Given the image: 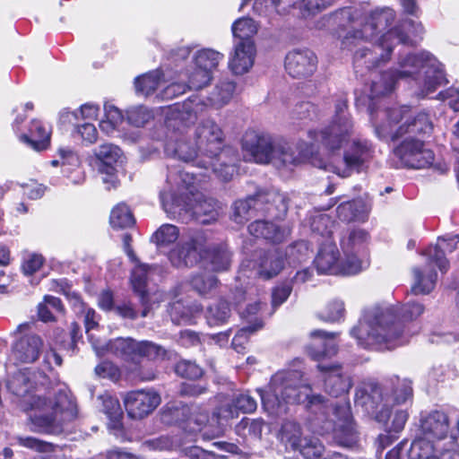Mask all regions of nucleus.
<instances>
[{
	"instance_id": "f257e3e1",
	"label": "nucleus",
	"mask_w": 459,
	"mask_h": 459,
	"mask_svg": "<svg viewBox=\"0 0 459 459\" xmlns=\"http://www.w3.org/2000/svg\"><path fill=\"white\" fill-rule=\"evenodd\" d=\"M311 387L302 384L298 371L278 372L265 390H258L262 406L272 417L288 412V405L307 400L308 424L314 432L333 433L334 440L342 446L351 447L358 441L350 406L346 403H329L321 394L310 395Z\"/></svg>"
},
{
	"instance_id": "f03ea898",
	"label": "nucleus",
	"mask_w": 459,
	"mask_h": 459,
	"mask_svg": "<svg viewBox=\"0 0 459 459\" xmlns=\"http://www.w3.org/2000/svg\"><path fill=\"white\" fill-rule=\"evenodd\" d=\"M377 136L383 141L403 140L393 150L402 163L411 169L428 168L433 163L432 151L421 138L429 135L433 126L425 112L414 113L408 106L370 112Z\"/></svg>"
},
{
	"instance_id": "7ed1b4c3",
	"label": "nucleus",
	"mask_w": 459,
	"mask_h": 459,
	"mask_svg": "<svg viewBox=\"0 0 459 459\" xmlns=\"http://www.w3.org/2000/svg\"><path fill=\"white\" fill-rule=\"evenodd\" d=\"M423 312V305L418 302H409L401 307H370L365 310L358 325L351 330V334L363 348L391 350L408 342L402 322L415 320Z\"/></svg>"
},
{
	"instance_id": "20e7f679",
	"label": "nucleus",
	"mask_w": 459,
	"mask_h": 459,
	"mask_svg": "<svg viewBox=\"0 0 459 459\" xmlns=\"http://www.w3.org/2000/svg\"><path fill=\"white\" fill-rule=\"evenodd\" d=\"M7 389L21 397V408L30 412V429L39 433L56 434L62 426L73 420L77 414L74 399L65 392H59L54 401L38 393H31L33 387L30 372L19 370L6 383Z\"/></svg>"
},
{
	"instance_id": "39448f33",
	"label": "nucleus",
	"mask_w": 459,
	"mask_h": 459,
	"mask_svg": "<svg viewBox=\"0 0 459 459\" xmlns=\"http://www.w3.org/2000/svg\"><path fill=\"white\" fill-rule=\"evenodd\" d=\"M354 134L353 121L348 112L345 100L335 103L334 115L329 126L320 131L308 132L309 138L324 146L329 152L339 151L351 140V143L345 150L342 160L339 164H318L325 170H331L342 178L350 177L354 171H359L372 156L371 144L367 140L351 138Z\"/></svg>"
},
{
	"instance_id": "423d86ee",
	"label": "nucleus",
	"mask_w": 459,
	"mask_h": 459,
	"mask_svg": "<svg viewBox=\"0 0 459 459\" xmlns=\"http://www.w3.org/2000/svg\"><path fill=\"white\" fill-rule=\"evenodd\" d=\"M412 78L417 82L420 97L428 96L445 82V74L438 61L428 52L401 55L397 67L385 72L379 81H373L370 98H376L391 92L395 82L400 79Z\"/></svg>"
},
{
	"instance_id": "0eeeda50",
	"label": "nucleus",
	"mask_w": 459,
	"mask_h": 459,
	"mask_svg": "<svg viewBox=\"0 0 459 459\" xmlns=\"http://www.w3.org/2000/svg\"><path fill=\"white\" fill-rule=\"evenodd\" d=\"M184 130L178 128L168 135L166 149L173 151L181 160L189 162L196 158L205 161L221 153L224 134L221 126L212 119L202 120L194 131L195 146L184 141Z\"/></svg>"
},
{
	"instance_id": "6e6552de",
	"label": "nucleus",
	"mask_w": 459,
	"mask_h": 459,
	"mask_svg": "<svg viewBox=\"0 0 459 459\" xmlns=\"http://www.w3.org/2000/svg\"><path fill=\"white\" fill-rule=\"evenodd\" d=\"M423 31L421 23L411 19L403 21L377 38L375 43L369 42L372 48L363 46L357 50L354 54L356 67L365 65L370 68L386 63L394 46L400 43L413 45L416 43V38H420Z\"/></svg>"
},
{
	"instance_id": "1a4fd4ad",
	"label": "nucleus",
	"mask_w": 459,
	"mask_h": 459,
	"mask_svg": "<svg viewBox=\"0 0 459 459\" xmlns=\"http://www.w3.org/2000/svg\"><path fill=\"white\" fill-rule=\"evenodd\" d=\"M243 149L259 164H273L277 168L295 166L302 162L307 154L296 153L293 147L271 134L254 130L247 131L242 140Z\"/></svg>"
},
{
	"instance_id": "9d476101",
	"label": "nucleus",
	"mask_w": 459,
	"mask_h": 459,
	"mask_svg": "<svg viewBox=\"0 0 459 459\" xmlns=\"http://www.w3.org/2000/svg\"><path fill=\"white\" fill-rule=\"evenodd\" d=\"M84 325L86 333L92 344L93 349L98 354L102 353L105 350L106 344L96 339L94 333H92V331L99 326L97 314L93 309H86L84 315ZM107 348L116 355L123 357L125 359L133 361H135L140 357L156 359L164 355V351L160 346L152 342H137L131 338L116 339L107 344Z\"/></svg>"
},
{
	"instance_id": "9b49d317",
	"label": "nucleus",
	"mask_w": 459,
	"mask_h": 459,
	"mask_svg": "<svg viewBox=\"0 0 459 459\" xmlns=\"http://www.w3.org/2000/svg\"><path fill=\"white\" fill-rule=\"evenodd\" d=\"M187 200H179L173 194H161L160 202L165 212L183 221L195 220L201 224L212 223L219 218L221 206L212 198H206L199 192Z\"/></svg>"
},
{
	"instance_id": "f8f14e48",
	"label": "nucleus",
	"mask_w": 459,
	"mask_h": 459,
	"mask_svg": "<svg viewBox=\"0 0 459 459\" xmlns=\"http://www.w3.org/2000/svg\"><path fill=\"white\" fill-rule=\"evenodd\" d=\"M308 255V248L305 242H299L289 247L283 254L279 249H273L261 253L255 261L245 260L241 264L240 272L246 273L248 270L255 271L256 275L264 279L276 276L284 266V257H288L290 264L304 261Z\"/></svg>"
},
{
	"instance_id": "ddd939ff",
	"label": "nucleus",
	"mask_w": 459,
	"mask_h": 459,
	"mask_svg": "<svg viewBox=\"0 0 459 459\" xmlns=\"http://www.w3.org/2000/svg\"><path fill=\"white\" fill-rule=\"evenodd\" d=\"M208 247V235L196 231L181 239L169 253V260L177 268L192 267L198 264Z\"/></svg>"
},
{
	"instance_id": "4468645a",
	"label": "nucleus",
	"mask_w": 459,
	"mask_h": 459,
	"mask_svg": "<svg viewBox=\"0 0 459 459\" xmlns=\"http://www.w3.org/2000/svg\"><path fill=\"white\" fill-rule=\"evenodd\" d=\"M268 204L275 205L281 212L287 210V199L282 194L273 188H259L255 195L234 204L233 219L237 223H243L253 210H263L264 204Z\"/></svg>"
},
{
	"instance_id": "2eb2a0df",
	"label": "nucleus",
	"mask_w": 459,
	"mask_h": 459,
	"mask_svg": "<svg viewBox=\"0 0 459 459\" xmlns=\"http://www.w3.org/2000/svg\"><path fill=\"white\" fill-rule=\"evenodd\" d=\"M190 410L186 405L180 407L168 408L163 412V420L169 423L172 420L175 422L184 421V429L189 433L202 432V436L204 439H212L216 437H208L206 434H212L214 429L217 427V418L215 415L216 410L213 411L212 417L209 419L208 414L205 411H195L187 419H181L180 416L186 417L189 413Z\"/></svg>"
},
{
	"instance_id": "dca6fc26",
	"label": "nucleus",
	"mask_w": 459,
	"mask_h": 459,
	"mask_svg": "<svg viewBox=\"0 0 459 459\" xmlns=\"http://www.w3.org/2000/svg\"><path fill=\"white\" fill-rule=\"evenodd\" d=\"M394 19L391 9L374 12L363 24L361 30H349L342 39V47L351 49L361 41L373 40L378 33L385 30Z\"/></svg>"
},
{
	"instance_id": "f3484780",
	"label": "nucleus",
	"mask_w": 459,
	"mask_h": 459,
	"mask_svg": "<svg viewBox=\"0 0 459 459\" xmlns=\"http://www.w3.org/2000/svg\"><path fill=\"white\" fill-rule=\"evenodd\" d=\"M257 408V403L248 393L235 394L231 400H225L216 408V418L218 425L208 437H220L224 433L225 426L231 419L237 418L239 412L251 413Z\"/></svg>"
},
{
	"instance_id": "a211bd4d",
	"label": "nucleus",
	"mask_w": 459,
	"mask_h": 459,
	"mask_svg": "<svg viewBox=\"0 0 459 459\" xmlns=\"http://www.w3.org/2000/svg\"><path fill=\"white\" fill-rule=\"evenodd\" d=\"M356 263L346 260L343 255L341 256L336 245L333 243L324 244L315 259L316 269L321 273L356 274L359 267V264Z\"/></svg>"
},
{
	"instance_id": "6ab92c4d",
	"label": "nucleus",
	"mask_w": 459,
	"mask_h": 459,
	"mask_svg": "<svg viewBox=\"0 0 459 459\" xmlns=\"http://www.w3.org/2000/svg\"><path fill=\"white\" fill-rule=\"evenodd\" d=\"M223 59V55L210 48L196 52L194 56L193 71L189 74V87L198 90L207 85L212 80V74Z\"/></svg>"
},
{
	"instance_id": "aec40b11",
	"label": "nucleus",
	"mask_w": 459,
	"mask_h": 459,
	"mask_svg": "<svg viewBox=\"0 0 459 459\" xmlns=\"http://www.w3.org/2000/svg\"><path fill=\"white\" fill-rule=\"evenodd\" d=\"M369 240L368 231L363 229L356 228L349 230L341 239V247L342 255L346 260L357 262L359 267L358 273L366 269L369 265L367 247Z\"/></svg>"
},
{
	"instance_id": "412c9836",
	"label": "nucleus",
	"mask_w": 459,
	"mask_h": 459,
	"mask_svg": "<svg viewBox=\"0 0 459 459\" xmlns=\"http://www.w3.org/2000/svg\"><path fill=\"white\" fill-rule=\"evenodd\" d=\"M236 90V84L231 81H222L218 83L211 95L207 98V103H204L197 96L191 97L183 106L184 111L189 116H196L202 112L204 107L211 105L216 108H221L231 100Z\"/></svg>"
},
{
	"instance_id": "4be33fe9",
	"label": "nucleus",
	"mask_w": 459,
	"mask_h": 459,
	"mask_svg": "<svg viewBox=\"0 0 459 459\" xmlns=\"http://www.w3.org/2000/svg\"><path fill=\"white\" fill-rule=\"evenodd\" d=\"M317 369L324 379V388L329 394L338 397L348 393L351 388V378L343 373L340 364L320 362Z\"/></svg>"
},
{
	"instance_id": "5701e85b",
	"label": "nucleus",
	"mask_w": 459,
	"mask_h": 459,
	"mask_svg": "<svg viewBox=\"0 0 459 459\" xmlns=\"http://www.w3.org/2000/svg\"><path fill=\"white\" fill-rule=\"evenodd\" d=\"M160 403V395L152 391H133L128 393L124 403L128 415L141 419L151 413Z\"/></svg>"
},
{
	"instance_id": "b1692460",
	"label": "nucleus",
	"mask_w": 459,
	"mask_h": 459,
	"mask_svg": "<svg viewBox=\"0 0 459 459\" xmlns=\"http://www.w3.org/2000/svg\"><path fill=\"white\" fill-rule=\"evenodd\" d=\"M316 56L308 50L290 51L285 58V69L294 78H305L313 74L316 68Z\"/></svg>"
},
{
	"instance_id": "393cba45",
	"label": "nucleus",
	"mask_w": 459,
	"mask_h": 459,
	"mask_svg": "<svg viewBox=\"0 0 459 459\" xmlns=\"http://www.w3.org/2000/svg\"><path fill=\"white\" fill-rule=\"evenodd\" d=\"M167 182L170 185L169 190H163L160 192L166 193L167 195L173 194L176 199L187 200L186 196L195 195V178L193 172L189 171H177L169 170L167 177ZM161 195H160V197Z\"/></svg>"
},
{
	"instance_id": "a878e982",
	"label": "nucleus",
	"mask_w": 459,
	"mask_h": 459,
	"mask_svg": "<svg viewBox=\"0 0 459 459\" xmlns=\"http://www.w3.org/2000/svg\"><path fill=\"white\" fill-rule=\"evenodd\" d=\"M335 333H326L322 330H315L310 333L313 342L307 348L308 355L312 359L320 361L325 358H330L337 353Z\"/></svg>"
},
{
	"instance_id": "bb28decb",
	"label": "nucleus",
	"mask_w": 459,
	"mask_h": 459,
	"mask_svg": "<svg viewBox=\"0 0 459 459\" xmlns=\"http://www.w3.org/2000/svg\"><path fill=\"white\" fill-rule=\"evenodd\" d=\"M95 156L101 162L100 171L106 173V176L102 178L104 184H109L107 188L110 189V186L115 187L117 185V178L114 174L115 169L113 165L117 163L121 156L120 149L110 143L101 144L95 151Z\"/></svg>"
},
{
	"instance_id": "cd10ccee",
	"label": "nucleus",
	"mask_w": 459,
	"mask_h": 459,
	"mask_svg": "<svg viewBox=\"0 0 459 459\" xmlns=\"http://www.w3.org/2000/svg\"><path fill=\"white\" fill-rule=\"evenodd\" d=\"M255 43H235L230 55L229 67L235 74H244L253 66L255 57Z\"/></svg>"
},
{
	"instance_id": "c85d7f7f",
	"label": "nucleus",
	"mask_w": 459,
	"mask_h": 459,
	"mask_svg": "<svg viewBox=\"0 0 459 459\" xmlns=\"http://www.w3.org/2000/svg\"><path fill=\"white\" fill-rule=\"evenodd\" d=\"M43 348L42 339L34 333L22 336L13 347V355L15 359L23 362H34Z\"/></svg>"
},
{
	"instance_id": "c756f323",
	"label": "nucleus",
	"mask_w": 459,
	"mask_h": 459,
	"mask_svg": "<svg viewBox=\"0 0 459 459\" xmlns=\"http://www.w3.org/2000/svg\"><path fill=\"white\" fill-rule=\"evenodd\" d=\"M136 264L132 271L131 283L134 292L139 294L140 302L143 307L141 316L145 317L149 315L152 309V303L149 293L146 291V282L148 275L151 273L152 267L148 264H140L138 260L135 262Z\"/></svg>"
},
{
	"instance_id": "7c9ffc66",
	"label": "nucleus",
	"mask_w": 459,
	"mask_h": 459,
	"mask_svg": "<svg viewBox=\"0 0 459 459\" xmlns=\"http://www.w3.org/2000/svg\"><path fill=\"white\" fill-rule=\"evenodd\" d=\"M420 427L423 436L432 440L445 438L450 429L447 415L440 411L429 413L421 420Z\"/></svg>"
},
{
	"instance_id": "2f4dec72",
	"label": "nucleus",
	"mask_w": 459,
	"mask_h": 459,
	"mask_svg": "<svg viewBox=\"0 0 459 459\" xmlns=\"http://www.w3.org/2000/svg\"><path fill=\"white\" fill-rule=\"evenodd\" d=\"M248 230L255 238H264L272 242H281L290 234L289 225H279L266 221L252 222L248 226Z\"/></svg>"
},
{
	"instance_id": "473e14b6",
	"label": "nucleus",
	"mask_w": 459,
	"mask_h": 459,
	"mask_svg": "<svg viewBox=\"0 0 459 459\" xmlns=\"http://www.w3.org/2000/svg\"><path fill=\"white\" fill-rule=\"evenodd\" d=\"M459 242L458 235L448 238H438L435 246L427 248L423 255L429 257L430 262H435L441 272H446L448 268V262L445 257L446 253H451Z\"/></svg>"
},
{
	"instance_id": "72a5a7b5",
	"label": "nucleus",
	"mask_w": 459,
	"mask_h": 459,
	"mask_svg": "<svg viewBox=\"0 0 459 459\" xmlns=\"http://www.w3.org/2000/svg\"><path fill=\"white\" fill-rule=\"evenodd\" d=\"M357 396L358 402L360 401L361 404L366 407V410L372 413H375V410L377 409L380 403L385 402L382 410L376 412V419L379 422L386 423L390 417V411L387 408L389 399L384 394L381 386L375 385L372 387L370 394H362L359 398V394H357Z\"/></svg>"
},
{
	"instance_id": "f704fd0d",
	"label": "nucleus",
	"mask_w": 459,
	"mask_h": 459,
	"mask_svg": "<svg viewBox=\"0 0 459 459\" xmlns=\"http://www.w3.org/2000/svg\"><path fill=\"white\" fill-rule=\"evenodd\" d=\"M50 126L39 120L30 123L29 134H22L21 140L28 143L35 151L46 150L50 143Z\"/></svg>"
},
{
	"instance_id": "c9c22d12",
	"label": "nucleus",
	"mask_w": 459,
	"mask_h": 459,
	"mask_svg": "<svg viewBox=\"0 0 459 459\" xmlns=\"http://www.w3.org/2000/svg\"><path fill=\"white\" fill-rule=\"evenodd\" d=\"M432 263L428 258V264L423 268H413L414 281L411 290L414 294H428L434 289L437 281V273L430 266Z\"/></svg>"
},
{
	"instance_id": "e433bc0d",
	"label": "nucleus",
	"mask_w": 459,
	"mask_h": 459,
	"mask_svg": "<svg viewBox=\"0 0 459 459\" xmlns=\"http://www.w3.org/2000/svg\"><path fill=\"white\" fill-rule=\"evenodd\" d=\"M203 259L210 262L212 269L215 272L226 271L230 266L231 255L225 246L212 247L208 238V247Z\"/></svg>"
},
{
	"instance_id": "4c0bfd02",
	"label": "nucleus",
	"mask_w": 459,
	"mask_h": 459,
	"mask_svg": "<svg viewBox=\"0 0 459 459\" xmlns=\"http://www.w3.org/2000/svg\"><path fill=\"white\" fill-rule=\"evenodd\" d=\"M231 30L235 43H255L254 37L258 31V25L253 19L243 17L233 22Z\"/></svg>"
},
{
	"instance_id": "58836bf2",
	"label": "nucleus",
	"mask_w": 459,
	"mask_h": 459,
	"mask_svg": "<svg viewBox=\"0 0 459 459\" xmlns=\"http://www.w3.org/2000/svg\"><path fill=\"white\" fill-rule=\"evenodd\" d=\"M368 212V208L362 200L343 202L337 207V216L343 221H364Z\"/></svg>"
},
{
	"instance_id": "ea45409f",
	"label": "nucleus",
	"mask_w": 459,
	"mask_h": 459,
	"mask_svg": "<svg viewBox=\"0 0 459 459\" xmlns=\"http://www.w3.org/2000/svg\"><path fill=\"white\" fill-rule=\"evenodd\" d=\"M200 160V161H198V166L204 168L206 170L211 169L212 173L223 181L230 180L236 172V169L233 165L227 164L223 161L222 155L221 153L218 156L213 157L212 160Z\"/></svg>"
},
{
	"instance_id": "a19ab883",
	"label": "nucleus",
	"mask_w": 459,
	"mask_h": 459,
	"mask_svg": "<svg viewBox=\"0 0 459 459\" xmlns=\"http://www.w3.org/2000/svg\"><path fill=\"white\" fill-rule=\"evenodd\" d=\"M179 237V230L173 224H163L161 225L151 238V241L153 242L159 249L169 247L174 244Z\"/></svg>"
},
{
	"instance_id": "79ce46f5",
	"label": "nucleus",
	"mask_w": 459,
	"mask_h": 459,
	"mask_svg": "<svg viewBox=\"0 0 459 459\" xmlns=\"http://www.w3.org/2000/svg\"><path fill=\"white\" fill-rule=\"evenodd\" d=\"M280 438L286 446H290L293 450H297L304 440L299 424L294 420L285 421L280 431Z\"/></svg>"
},
{
	"instance_id": "37998d69",
	"label": "nucleus",
	"mask_w": 459,
	"mask_h": 459,
	"mask_svg": "<svg viewBox=\"0 0 459 459\" xmlns=\"http://www.w3.org/2000/svg\"><path fill=\"white\" fill-rule=\"evenodd\" d=\"M436 454H437V451L430 439L423 436L413 440L408 457L409 459H429Z\"/></svg>"
},
{
	"instance_id": "c03bdc74",
	"label": "nucleus",
	"mask_w": 459,
	"mask_h": 459,
	"mask_svg": "<svg viewBox=\"0 0 459 459\" xmlns=\"http://www.w3.org/2000/svg\"><path fill=\"white\" fill-rule=\"evenodd\" d=\"M160 71H152L135 79L136 91L142 95L149 96L153 93L161 83Z\"/></svg>"
},
{
	"instance_id": "a18cd8bd",
	"label": "nucleus",
	"mask_w": 459,
	"mask_h": 459,
	"mask_svg": "<svg viewBox=\"0 0 459 459\" xmlns=\"http://www.w3.org/2000/svg\"><path fill=\"white\" fill-rule=\"evenodd\" d=\"M109 221L113 228L124 229L133 226L134 218L129 207L122 203L112 209Z\"/></svg>"
},
{
	"instance_id": "49530a36",
	"label": "nucleus",
	"mask_w": 459,
	"mask_h": 459,
	"mask_svg": "<svg viewBox=\"0 0 459 459\" xmlns=\"http://www.w3.org/2000/svg\"><path fill=\"white\" fill-rule=\"evenodd\" d=\"M230 308L224 300H220L207 307L205 317L210 325H221L230 316Z\"/></svg>"
},
{
	"instance_id": "de8ad7c7",
	"label": "nucleus",
	"mask_w": 459,
	"mask_h": 459,
	"mask_svg": "<svg viewBox=\"0 0 459 459\" xmlns=\"http://www.w3.org/2000/svg\"><path fill=\"white\" fill-rule=\"evenodd\" d=\"M103 403V411L112 422V427L117 429L120 426V420L123 411L117 398L109 394H104L100 396Z\"/></svg>"
},
{
	"instance_id": "09e8293b",
	"label": "nucleus",
	"mask_w": 459,
	"mask_h": 459,
	"mask_svg": "<svg viewBox=\"0 0 459 459\" xmlns=\"http://www.w3.org/2000/svg\"><path fill=\"white\" fill-rule=\"evenodd\" d=\"M105 118L100 123V130L108 134H112L123 122V115L120 109L112 104L104 106Z\"/></svg>"
},
{
	"instance_id": "8fccbe9b",
	"label": "nucleus",
	"mask_w": 459,
	"mask_h": 459,
	"mask_svg": "<svg viewBox=\"0 0 459 459\" xmlns=\"http://www.w3.org/2000/svg\"><path fill=\"white\" fill-rule=\"evenodd\" d=\"M297 450L307 459H326L325 457V446L316 437H305Z\"/></svg>"
},
{
	"instance_id": "3c124183",
	"label": "nucleus",
	"mask_w": 459,
	"mask_h": 459,
	"mask_svg": "<svg viewBox=\"0 0 459 459\" xmlns=\"http://www.w3.org/2000/svg\"><path fill=\"white\" fill-rule=\"evenodd\" d=\"M99 111L100 108L98 105L93 103H85L74 111H64L62 113V118L69 122H71V117H74L75 120H95L98 117Z\"/></svg>"
},
{
	"instance_id": "603ef678",
	"label": "nucleus",
	"mask_w": 459,
	"mask_h": 459,
	"mask_svg": "<svg viewBox=\"0 0 459 459\" xmlns=\"http://www.w3.org/2000/svg\"><path fill=\"white\" fill-rule=\"evenodd\" d=\"M190 284L199 294L205 295L216 287L217 279L213 275L199 273L192 276Z\"/></svg>"
},
{
	"instance_id": "864d4df0",
	"label": "nucleus",
	"mask_w": 459,
	"mask_h": 459,
	"mask_svg": "<svg viewBox=\"0 0 459 459\" xmlns=\"http://www.w3.org/2000/svg\"><path fill=\"white\" fill-rule=\"evenodd\" d=\"M335 0H302L299 4V9L304 18L316 15V13L330 7Z\"/></svg>"
},
{
	"instance_id": "5fc2aeb1",
	"label": "nucleus",
	"mask_w": 459,
	"mask_h": 459,
	"mask_svg": "<svg viewBox=\"0 0 459 459\" xmlns=\"http://www.w3.org/2000/svg\"><path fill=\"white\" fill-rule=\"evenodd\" d=\"M334 222L331 217L325 213H318L312 217L310 227L312 231L321 236H329L332 233Z\"/></svg>"
},
{
	"instance_id": "6e6d98bb",
	"label": "nucleus",
	"mask_w": 459,
	"mask_h": 459,
	"mask_svg": "<svg viewBox=\"0 0 459 459\" xmlns=\"http://www.w3.org/2000/svg\"><path fill=\"white\" fill-rule=\"evenodd\" d=\"M263 325L255 319V324L254 325H247L236 333L232 340V347L238 352H243L245 350V344H247L248 341V335L261 329Z\"/></svg>"
},
{
	"instance_id": "4d7b16f0",
	"label": "nucleus",
	"mask_w": 459,
	"mask_h": 459,
	"mask_svg": "<svg viewBox=\"0 0 459 459\" xmlns=\"http://www.w3.org/2000/svg\"><path fill=\"white\" fill-rule=\"evenodd\" d=\"M126 114L128 122L136 127L144 126L152 118V111L143 106L131 108Z\"/></svg>"
},
{
	"instance_id": "13d9d810",
	"label": "nucleus",
	"mask_w": 459,
	"mask_h": 459,
	"mask_svg": "<svg viewBox=\"0 0 459 459\" xmlns=\"http://www.w3.org/2000/svg\"><path fill=\"white\" fill-rule=\"evenodd\" d=\"M175 371L178 376L189 379H197L201 377L204 373L200 366L190 360H180L178 362Z\"/></svg>"
},
{
	"instance_id": "bf43d9fd",
	"label": "nucleus",
	"mask_w": 459,
	"mask_h": 459,
	"mask_svg": "<svg viewBox=\"0 0 459 459\" xmlns=\"http://www.w3.org/2000/svg\"><path fill=\"white\" fill-rule=\"evenodd\" d=\"M343 315V302L342 300H333L327 305L322 318L328 322H335L342 318Z\"/></svg>"
},
{
	"instance_id": "052dcab7",
	"label": "nucleus",
	"mask_w": 459,
	"mask_h": 459,
	"mask_svg": "<svg viewBox=\"0 0 459 459\" xmlns=\"http://www.w3.org/2000/svg\"><path fill=\"white\" fill-rule=\"evenodd\" d=\"M74 135H78L82 141L88 143H93L98 137V132L95 126L91 123H84L74 127Z\"/></svg>"
},
{
	"instance_id": "680f3d73",
	"label": "nucleus",
	"mask_w": 459,
	"mask_h": 459,
	"mask_svg": "<svg viewBox=\"0 0 459 459\" xmlns=\"http://www.w3.org/2000/svg\"><path fill=\"white\" fill-rule=\"evenodd\" d=\"M169 315L176 324L186 323L191 318L189 308L184 307L181 301H176L170 305Z\"/></svg>"
},
{
	"instance_id": "e2e57ef3",
	"label": "nucleus",
	"mask_w": 459,
	"mask_h": 459,
	"mask_svg": "<svg viewBox=\"0 0 459 459\" xmlns=\"http://www.w3.org/2000/svg\"><path fill=\"white\" fill-rule=\"evenodd\" d=\"M17 440L21 446L39 452H50L53 450L52 444L43 442L32 437H18Z\"/></svg>"
},
{
	"instance_id": "0e129e2a",
	"label": "nucleus",
	"mask_w": 459,
	"mask_h": 459,
	"mask_svg": "<svg viewBox=\"0 0 459 459\" xmlns=\"http://www.w3.org/2000/svg\"><path fill=\"white\" fill-rule=\"evenodd\" d=\"M292 288L290 283H282L276 286L272 293V306L277 308L283 304L290 295Z\"/></svg>"
},
{
	"instance_id": "69168bd1",
	"label": "nucleus",
	"mask_w": 459,
	"mask_h": 459,
	"mask_svg": "<svg viewBox=\"0 0 459 459\" xmlns=\"http://www.w3.org/2000/svg\"><path fill=\"white\" fill-rule=\"evenodd\" d=\"M44 263V258L39 254H30L24 258L22 263V271L25 274H33L40 269Z\"/></svg>"
},
{
	"instance_id": "338daca9",
	"label": "nucleus",
	"mask_w": 459,
	"mask_h": 459,
	"mask_svg": "<svg viewBox=\"0 0 459 459\" xmlns=\"http://www.w3.org/2000/svg\"><path fill=\"white\" fill-rule=\"evenodd\" d=\"M95 372L103 378L117 380L119 377L118 368L109 361H104L99 364L95 368Z\"/></svg>"
},
{
	"instance_id": "774afa93",
	"label": "nucleus",
	"mask_w": 459,
	"mask_h": 459,
	"mask_svg": "<svg viewBox=\"0 0 459 459\" xmlns=\"http://www.w3.org/2000/svg\"><path fill=\"white\" fill-rule=\"evenodd\" d=\"M114 311L121 317L134 320L138 316V312L134 309L130 301H122L117 303L114 307Z\"/></svg>"
}]
</instances>
